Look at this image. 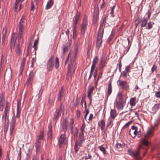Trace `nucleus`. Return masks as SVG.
Returning <instances> with one entry per match:
<instances>
[{
    "label": "nucleus",
    "mask_w": 160,
    "mask_h": 160,
    "mask_svg": "<svg viewBox=\"0 0 160 160\" xmlns=\"http://www.w3.org/2000/svg\"><path fill=\"white\" fill-rule=\"evenodd\" d=\"M43 132L41 131L40 134L36 138L35 146L37 153L39 152L40 151L41 140L43 139Z\"/></svg>",
    "instance_id": "nucleus-1"
},
{
    "label": "nucleus",
    "mask_w": 160,
    "mask_h": 160,
    "mask_svg": "<svg viewBox=\"0 0 160 160\" xmlns=\"http://www.w3.org/2000/svg\"><path fill=\"white\" fill-rule=\"evenodd\" d=\"M152 135V133L151 130H149L147 132V135L144 136V138L142 139L141 141V143L139 144L138 148L137 149L139 150L143 148L142 145L147 146L148 145V142L147 140L148 138L151 136Z\"/></svg>",
    "instance_id": "nucleus-2"
},
{
    "label": "nucleus",
    "mask_w": 160,
    "mask_h": 160,
    "mask_svg": "<svg viewBox=\"0 0 160 160\" xmlns=\"http://www.w3.org/2000/svg\"><path fill=\"white\" fill-rule=\"evenodd\" d=\"M73 62H71L69 64V68L68 70V72L67 74V78L69 79L70 78H71L74 73L76 67L74 66L73 67Z\"/></svg>",
    "instance_id": "nucleus-3"
},
{
    "label": "nucleus",
    "mask_w": 160,
    "mask_h": 160,
    "mask_svg": "<svg viewBox=\"0 0 160 160\" xmlns=\"http://www.w3.org/2000/svg\"><path fill=\"white\" fill-rule=\"evenodd\" d=\"M54 56H51L47 61L46 65V69L48 71H51L54 67Z\"/></svg>",
    "instance_id": "nucleus-4"
},
{
    "label": "nucleus",
    "mask_w": 160,
    "mask_h": 160,
    "mask_svg": "<svg viewBox=\"0 0 160 160\" xmlns=\"http://www.w3.org/2000/svg\"><path fill=\"white\" fill-rule=\"evenodd\" d=\"M88 25V17L86 15H85L81 26V33L84 34Z\"/></svg>",
    "instance_id": "nucleus-5"
},
{
    "label": "nucleus",
    "mask_w": 160,
    "mask_h": 160,
    "mask_svg": "<svg viewBox=\"0 0 160 160\" xmlns=\"http://www.w3.org/2000/svg\"><path fill=\"white\" fill-rule=\"evenodd\" d=\"M25 19V17L23 16H22L19 22V34L20 36V39L22 38V35L23 34V25L24 23V21Z\"/></svg>",
    "instance_id": "nucleus-6"
},
{
    "label": "nucleus",
    "mask_w": 160,
    "mask_h": 160,
    "mask_svg": "<svg viewBox=\"0 0 160 160\" xmlns=\"http://www.w3.org/2000/svg\"><path fill=\"white\" fill-rule=\"evenodd\" d=\"M131 43H130L129 38V37L127 38V40H124L123 42V45L125 48L128 47V48L124 51L123 52V56L126 54L129 50L131 47Z\"/></svg>",
    "instance_id": "nucleus-7"
},
{
    "label": "nucleus",
    "mask_w": 160,
    "mask_h": 160,
    "mask_svg": "<svg viewBox=\"0 0 160 160\" xmlns=\"http://www.w3.org/2000/svg\"><path fill=\"white\" fill-rule=\"evenodd\" d=\"M117 83L118 86L122 87L123 89H126L129 88V85L126 81L119 79L117 81Z\"/></svg>",
    "instance_id": "nucleus-8"
},
{
    "label": "nucleus",
    "mask_w": 160,
    "mask_h": 160,
    "mask_svg": "<svg viewBox=\"0 0 160 160\" xmlns=\"http://www.w3.org/2000/svg\"><path fill=\"white\" fill-rule=\"evenodd\" d=\"M16 123V119L12 117V118L10 126V136L12 135L14 129L15 128V124Z\"/></svg>",
    "instance_id": "nucleus-9"
},
{
    "label": "nucleus",
    "mask_w": 160,
    "mask_h": 160,
    "mask_svg": "<svg viewBox=\"0 0 160 160\" xmlns=\"http://www.w3.org/2000/svg\"><path fill=\"white\" fill-rule=\"evenodd\" d=\"M103 34H98L97 37V40L96 42V48L99 49L101 45L102 42V38Z\"/></svg>",
    "instance_id": "nucleus-10"
},
{
    "label": "nucleus",
    "mask_w": 160,
    "mask_h": 160,
    "mask_svg": "<svg viewBox=\"0 0 160 160\" xmlns=\"http://www.w3.org/2000/svg\"><path fill=\"white\" fill-rule=\"evenodd\" d=\"M65 132L60 136L59 141L58 144L59 148H61L62 144H65L66 142V138L65 136Z\"/></svg>",
    "instance_id": "nucleus-11"
},
{
    "label": "nucleus",
    "mask_w": 160,
    "mask_h": 160,
    "mask_svg": "<svg viewBox=\"0 0 160 160\" xmlns=\"http://www.w3.org/2000/svg\"><path fill=\"white\" fill-rule=\"evenodd\" d=\"M7 32V28L6 27H5L3 28L2 32V46H4L5 45V38L6 36V34Z\"/></svg>",
    "instance_id": "nucleus-12"
},
{
    "label": "nucleus",
    "mask_w": 160,
    "mask_h": 160,
    "mask_svg": "<svg viewBox=\"0 0 160 160\" xmlns=\"http://www.w3.org/2000/svg\"><path fill=\"white\" fill-rule=\"evenodd\" d=\"M139 150L138 149L137 150L134 152L132 149H128V152L129 154L133 157H136L139 154Z\"/></svg>",
    "instance_id": "nucleus-13"
},
{
    "label": "nucleus",
    "mask_w": 160,
    "mask_h": 160,
    "mask_svg": "<svg viewBox=\"0 0 160 160\" xmlns=\"http://www.w3.org/2000/svg\"><path fill=\"white\" fill-rule=\"evenodd\" d=\"M9 110L10 109L9 102H7L4 111V116H5L6 120L7 119V118L8 117V113Z\"/></svg>",
    "instance_id": "nucleus-14"
},
{
    "label": "nucleus",
    "mask_w": 160,
    "mask_h": 160,
    "mask_svg": "<svg viewBox=\"0 0 160 160\" xmlns=\"http://www.w3.org/2000/svg\"><path fill=\"white\" fill-rule=\"evenodd\" d=\"M21 103L20 101H18L17 102V113L16 117L18 118L19 117L20 115L21 109H20Z\"/></svg>",
    "instance_id": "nucleus-15"
},
{
    "label": "nucleus",
    "mask_w": 160,
    "mask_h": 160,
    "mask_svg": "<svg viewBox=\"0 0 160 160\" xmlns=\"http://www.w3.org/2000/svg\"><path fill=\"white\" fill-rule=\"evenodd\" d=\"M117 115L118 113H117L115 109H111L110 112V116L112 119H114Z\"/></svg>",
    "instance_id": "nucleus-16"
},
{
    "label": "nucleus",
    "mask_w": 160,
    "mask_h": 160,
    "mask_svg": "<svg viewBox=\"0 0 160 160\" xmlns=\"http://www.w3.org/2000/svg\"><path fill=\"white\" fill-rule=\"evenodd\" d=\"M68 120L66 118H65L63 122V124L62 125V129L63 130L64 132L66 131L68 128Z\"/></svg>",
    "instance_id": "nucleus-17"
},
{
    "label": "nucleus",
    "mask_w": 160,
    "mask_h": 160,
    "mask_svg": "<svg viewBox=\"0 0 160 160\" xmlns=\"http://www.w3.org/2000/svg\"><path fill=\"white\" fill-rule=\"evenodd\" d=\"M106 64V58L104 55L102 56L100 62V64L102 68H103Z\"/></svg>",
    "instance_id": "nucleus-18"
},
{
    "label": "nucleus",
    "mask_w": 160,
    "mask_h": 160,
    "mask_svg": "<svg viewBox=\"0 0 160 160\" xmlns=\"http://www.w3.org/2000/svg\"><path fill=\"white\" fill-rule=\"evenodd\" d=\"M79 142L80 144L82 143L84 141V132H81L79 134Z\"/></svg>",
    "instance_id": "nucleus-19"
},
{
    "label": "nucleus",
    "mask_w": 160,
    "mask_h": 160,
    "mask_svg": "<svg viewBox=\"0 0 160 160\" xmlns=\"http://www.w3.org/2000/svg\"><path fill=\"white\" fill-rule=\"evenodd\" d=\"M48 130L47 133V135L48 137L51 138L52 135V124L51 122L48 124Z\"/></svg>",
    "instance_id": "nucleus-20"
},
{
    "label": "nucleus",
    "mask_w": 160,
    "mask_h": 160,
    "mask_svg": "<svg viewBox=\"0 0 160 160\" xmlns=\"http://www.w3.org/2000/svg\"><path fill=\"white\" fill-rule=\"evenodd\" d=\"M63 87H62L59 91L58 94V101H59L60 102L62 100V94L63 92Z\"/></svg>",
    "instance_id": "nucleus-21"
},
{
    "label": "nucleus",
    "mask_w": 160,
    "mask_h": 160,
    "mask_svg": "<svg viewBox=\"0 0 160 160\" xmlns=\"http://www.w3.org/2000/svg\"><path fill=\"white\" fill-rule=\"evenodd\" d=\"M105 24H103L102 22L100 25V28L98 32V34H103L104 29V28Z\"/></svg>",
    "instance_id": "nucleus-22"
},
{
    "label": "nucleus",
    "mask_w": 160,
    "mask_h": 160,
    "mask_svg": "<svg viewBox=\"0 0 160 160\" xmlns=\"http://www.w3.org/2000/svg\"><path fill=\"white\" fill-rule=\"evenodd\" d=\"M62 48L63 50V55L61 56V58H63L64 57V54L68 51V46L66 44L63 45Z\"/></svg>",
    "instance_id": "nucleus-23"
},
{
    "label": "nucleus",
    "mask_w": 160,
    "mask_h": 160,
    "mask_svg": "<svg viewBox=\"0 0 160 160\" xmlns=\"http://www.w3.org/2000/svg\"><path fill=\"white\" fill-rule=\"evenodd\" d=\"M82 143L80 144L79 142V141H76L75 142V145L74 147L75 152V153H77L78 151L79 148L78 147V146H82Z\"/></svg>",
    "instance_id": "nucleus-24"
},
{
    "label": "nucleus",
    "mask_w": 160,
    "mask_h": 160,
    "mask_svg": "<svg viewBox=\"0 0 160 160\" xmlns=\"http://www.w3.org/2000/svg\"><path fill=\"white\" fill-rule=\"evenodd\" d=\"M60 111H58L56 110V112L54 113V116L53 117V119L55 121H57L58 118L60 116V114L59 113Z\"/></svg>",
    "instance_id": "nucleus-25"
},
{
    "label": "nucleus",
    "mask_w": 160,
    "mask_h": 160,
    "mask_svg": "<svg viewBox=\"0 0 160 160\" xmlns=\"http://www.w3.org/2000/svg\"><path fill=\"white\" fill-rule=\"evenodd\" d=\"M124 105L123 102H117V108L118 110H122L123 108Z\"/></svg>",
    "instance_id": "nucleus-26"
},
{
    "label": "nucleus",
    "mask_w": 160,
    "mask_h": 160,
    "mask_svg": "<svg viewBox=\"0 0 160 160\" xmlns=\"http://www.w3.org/2000/svg\"><path fill=\"white\" fill-rule=\"evenodd\" d=\"M108 96H109L112 92V86L111 82H110L108 85Z\"/></svg>",
    "instance_id": "nucleus-27"
},
{
    "label": "nucleus",
    "mask_w": 160,
    "mask_h": 160,
    "mask_svg": "<svg viewBox=\"0 0 160 160\" xmlns=\"http://www.w3.org/2000/svg\"><path fill=\"white\" fill-rule=\"evenodd\" d=\"M75 20H74V22L75 24H77L78 23V21L80 19V13L77 12L76 13V15L74 17Z\"/></svg>",
    "instance_id": "nucleus-28"
},
{
    "label": "nucleus",
    "mask_w": 160,
    "mask_h": 160,
    "mask_svg": "<svg viewBox=\"0 0 160 160\" xmlns=\"http://www.w3.org/2000/svg\"><path fill=\"white\" fill-rule=\"evenodd\" d=\"M160 105V104H156L152 107V110L153 112L154 113H156L157 111L159 109Z\"/></svg>",
    "instance_id": "nucleus-29"
},
{
    "label": "nucleus",
    "mask_w": 160,
    "mask_h": 160,
    "mask_svg": "<svg viewBox=\"0 0 160 160\" xmlns=\"http://www.w3.org/2000/svg\"><path fill=\"white\" fill-rule=\"evenodd\" d=\"M53 4V2L52 0H49L46 6V8L48 9L51 8Z\"/></svg>",
    "instance_id": "nucleus-30"
},
{
    "label": "nucleus",
    "mask_w": 160,
    "mask_h": 160,
    "mask_svg": "<svg viewBox=\"0 0 160 160\" xmlns=\"http://www.w3.org/2000/svg\"><path fill=\"white\" fill-rule=\"evenodd\" d=\"M16 39L17 38L15 37L13 35L12 36L11 40V45L13 47L15 46Z\"/></svg>",
    "instance_id": "nucleus-31"
},
{
    "label": "nucleus",
    "mask_w": 160,
    "mask_h": 160,
    "mask_svg": "<svg viewBox=\"0 0 160 160\" xmlns=\"http://www.w3.org/2000/svg\"><path fill=\"white\" fill-rule=\"evenodd\" d=\"M141 27H144L146 26L148 22V18H144L142 21L141 20Z\"/></svg>",
    "instance_id": "nucleus-32"
},
{
    "label": "nucleus",
    "mask_w": 160,
    "mask_h": 160,
    "mask_svg": "<svg viewBox=\"0 0 160 160\" xmlns=\"http://www.w3.org/2000/svg\"><path fill=\"white\" fill-rule=\"evenodd\" d=\"M59 66V62L58 58L57 57L55 58V67L56 69H58Z\"/></svg>",
    "instance_id": "nucleus-33"
},
{
    "label": "nucleus",
    "mask_w": 160,
    "mask_h": 160,
    "mask_svg": "<svg viewBox=\"0 0 160 160\" xmlns=\"http://www.w3.org/2000/svg\"><path fill=\"white\" fill-rule=\"evenodd\" d=\"M136 100V97L132 98L130 100V104L131 106H134L135 105L136 103L135 101Z\"/></svg>",
    "instance_id": "nucleus-34"
},
{
    "label": "nucleus",
    "mask_w": 160,
    "mask_h": 160,
    "mask_svg": "<svg viewBox=\"0 0 160 160\" xmlns=\"http://www.w3.org/2000/svg\"><path fill=\"white\" fill-rule=\"evenodd\" d=\"M154 24V23L152 22H149L148 23V25L146 28V29L149 30L152 27V25Z\"/></svg>",
    "instance_id": "nucleus-35"
},
{
    "label": "nucleus",
    "mask_w": 160,
    "mask_h": 160,
    "mask_svg": "<svg viewBox=\"0 0 160 160\" xmlns=\"http://www.w3.org/2000/svg\"><path fill=\"white\" fill-rule=\"evenodd\" d=\"M74 119L73 118H72L70 119V128L71 131L72 130L73 127H74Z\"/></svg>",
    "instance_id": "nucleus-36"
},
{
    "label": "nucleus",
    "mask_w": 160,
    "mask_h": 160,
    "mask_svg": "<svg viewBox=\"0 0 160 160\" xmlns=\"http://www.w3.org/2000/svg\"><path fill=\"white\" fill-rule=\"evenodd\" d=\"M101 125V129L102 130H103L104 128L105 127V123L104 120H101L100 121Z\"/></svg>",
    "instance_id": "nucleus-37"
},
{
    "label": "nucleus",
    "mask_w": 160,
    "mask_h": 160,
    "mask_svg": "<svg viewBox=\"0 0 160 160\" xmlns=\"http://www.w3.org/2000/svg\"><path fill=\"white\" fill-rule=\"evenodd\" d=\"M93 89L94 88L92 85H89L88 86V93L91 94Z\"/></svg>",
    "instance_id": "nucleus-38"
},
{
    "label": "nucleus",
    "mask_w": 160,
    "mask_h": 160,
    "mask_svg": "<svg viewBox=\"0 0 160 160\" xmlns=\"http://www.w3.org/2000/svg\"><path fill=\"white\" fill-rule=\"evenodd\" d=\"M9 126V122L8 120V117L7 118V119L6 120V119L5 118V123L4 125V127L6 128H8Z\"/></svg>",
    "instance_id": "nucleus-39"
},
{
    "label": "nucleus",
    "mask_w": 160,
    "mask_h": 160,
    "mask_svg": "<svg viewBox=\"0 0 160 160\" xmlns=\"http://www.w3.org/2000/svg\"><path fill=\"white\" fill-rule=\"evenodd\" d=\"M79 46V45L78 44H76L75 45L74 51L75 56H76L77 54L78 53Z\"/></svg>",
    "instance_id": "nucleus-40"
},
{
    "label": "nucleus",
    "mask_w": 160,
    "mask_h": 160,
    "mask_svg": "<svg viewBox=\"0 0 160 160\" xmlns=\"http://www.w3.org/2000/svg\"><path fill=\"white\" fill-rule=\"evenodd\" d=\"M98 56H96L94 58L93 60L92 63L96 65L98 62Z\"/></svg>",
    "instance_id": "nucleus-41"
},
{
    "label": "nucleus",
    "mask_w": 160,
    "mask_h": 160,
    "mask_svg": "<svg viewBox=\"0 0 160 160\" xmlns=\"http://www.w3.org/2000/svg\"><path fill=\"white\" fill-rule=\"evenodd\" d=\"M21 160V149L20 148L19 152L18 154V157H17V160Z\"/></svg>",
    "instance_id": "nucleus-42"
},
{
    "label": "nucleus",
    "mask_w": 160,
    "mask_h": 160,
    "mask_svg": "<svg viewBox=\"0 0 160 160\" xmlns=\"http://www.w3.org/2000/svg\"><path fill=\"white\" fill-rule=\"evenodd\" d=\"M34 73L32 71H31L29 73V76L28 78L30 79L31 80L34 76Z\"/></svg>",
    "instance_id": "nucleus-43"
},
{
    "label": "nucleus",
    "mask_w": 160,
    "mask_h": 160,
    "mask_svg": "<svg viewBox=\"0 0 160 160\" xmlns=\"http://www.w3.org/2000/svg\"><path fill=\"white\" fill-rule=\"evenodd\" d=\"M100 150L104 154H106V151L105 148L103 147L102 145L100 146L99 147Z\"/></svg>",
    "instance_id": "nucleus-44"
},
{
    "label": "nucleus",
    "mask_w": 160,
    "mask_h": 160,
    "mask_svg": "<svg viewBox=\"0 0 160 160\" xmlns=\"http://www.w3.org/2000/svg\"><path fill=\"white\" fill-rule=\"evenodd\" d=\"M21 52V49L20 48V47L19 46V44H18L17 46V48L16 52V54L18 55L19 56Z\"/></svg>",
    "instance_id": "nucleus-45"
},
{
    "label": "nucleus",
    "mask_w": 160,
    "mask_h": 160,
    "mask_svg": "<svg viewBox=\"0 0 160 160\" xmlns=\"http://www.w3.org/2000/svg\"><path fill=\"white\" fill-rule=\"evenodd\" d=\"M42 92L43 90L42 88H41L39 91V93L37 95V97H38V98H39L41 97Z\"/></svg>",
    "instance_id": "nucleus-46"
},
{
    "label": "nucleus",
    "mask_w": 160,
    "mask_h": 160,
    "mask_svg": "<svg viewBox=\"0 0 160 160\" xmlns=\"http://www.w3.org/2000/svg\"><path fill=\"white\" fill-rule=\"evenodd\" d=\"M24 67V65L23 66L22 65H21L20 67V72L19 73V75H22V72L23 70Z\"/></svg>",
    "instance_id": "nucleus-47"
},
{
    "label": "nucleus",
    "mask_w": 160,
    "mask_h": 160,
    "mask_svg": "<svg viewBox=\"0 0 160 160\" xmlns=\"http://www.w3.org/2000/svg\"><path fill=\"white\" fill-rule=\"evenodd\" d=\"M31 79L28 78L25 84V86H27L28 87L31 83Z\"/></svg>",
    "instance_id": "nucleus-48"
},
{
    "label": "nucleus",
    "mask_w": 160,
    "mask_h": 160,
    "mask_svg": "<svg viewBox=\"0 0 160 160\" xmlns=\"http://www.w3.org/2000/svg\"><path fill=\"white\" fill-rule=\"evenodd\" d=\"M115 5L113 6L111 8V10L110 12V13L111 14V16L112 17H114V15H113V11L114 10L115 8Z\"/></svg>",
    "instance_id": "nucleus-49"
},
{
    "label": "nucleus",
    "mask_w": 160,
    "mask_h": 160,
    "mask_svg": "<svg viewBox=\"0 0 160 160\" xmlns=\"http://www.w3.org/2000/svg\"><path fill=\"white\" fill-rule=\"evenodd\" d=\"M137 130H135L134 131H133V132H132V133H133V134H132V138L135 137L137 135L138 132H137Z\"/></svg>",
    "instance_id": "nucleus-50"
},
{
    "label": "nucleus",
    "mask_w": 160,
    "mask_h": 160,
    "mask_svg": "<svg viewBox=\"0 0 160 160\" xmlns=\"http://www.w3.org/2000/svg\"><path fill=\"white\" fill-rule=\"evenodd\" d=\"M19 3L15 2L14 6V11L16 12L18 7Z\"/></svg>",
    "instance_id": "nucleus-51"
},
{
    "label": "nucleus",
    "mask_w": 160,
    "mask_h": 160,
    "mask_svg": "<svg viewBox=\"0 0 160 160\" xmlns=\"http://www.w3.org/2000/svg\"><path fill=\"white\" fill-rule=\"evenodd\" d=\"M85 126L84 125V123L82 126V127L80 128L81 132H84V129L85 128Z\"/></svg>",
    "instance_id": "nucleus-52"
},
{
    "label": "nucleus",
    "mask_w": 160,
    "mask_h": 160,
    "mask_svg": "<svg viewBox=\"0 0 160 160\" xmlns=\"http://www.w3.org/2000/svg\"><path fill=\"white\" fill-rule=\"evenodd\" d=\"M88 97L90 100V102L91 103L92 100L91 94L88 93Z\"/></svg>",
    "instance_id": "nucleus-53"
},
{
    "label": "nucleus",
    "mask_w": 160,
    "mask_h": 160,
    "mask_svg": "<svg viewBox=\"0 0 160 160\" xmlns=\"http://www.w3.org/2000/svg\"><path fill=\"white\" fill-rule=\"evenodd\" d=\"M132 122V121H129L128 122L125 124L123 127L124 128L125 127H128L130 125V124Z\"/></svg>",
    "instance_id": "nucleus-54"
},
{
    "label": "nucleus",
    "mask_w": 160,
    "mask_h": 160,
    "mask_svg": "<svg viewBox=\"0 0 160 160\" xmlns=\"http://www.w3.org/2000/svg\"><path fill=\"white\" fill-rule=\"evenodd\" d=\"M113 36H114V34H113V33H112L110 35L109 37V38H108V40L109 41H110L112 40Z\"/></svg>",
    "instance_id": "nucleus-55"
},
{
    "label": "nucleus",
    "mask_w": 160,
    "mask_h": 160,
    "mask_svg": "<svg viewBox=\"0 0 160 160\" xmlns=\"http://www.w3.org/2000/svg\"><path fill=\"white\" fill-rule=\"evenodd\" d=\"M112 120H110L109 121V122H108V123L107 125V127H109V126H111L110 127H112Z\"/></svg>",
    "instance_id": "nucleus-56"
},
{
    "label": "nucleus",
    "mask_w": 160,
    "mask_h": 160,
    "mask_svg": "<svg viewBox=\"0 0 160 160\" xmlns=\"http://www.w3.org/2000/svg\"><path fill=\"white\" fill-rule=\"evenodd\" d=\"M8 128L4 127V135L5 136H6L7 132L8 131Z\"/></svg>",
    "instance_id": "nucleus-57"
},
{
    "label": "nucleus",
    "mask_w": 160,
    "mask_h": 160,
    "mask_svg": "<svg viewBox=\"0 0 160 160\" xmlns=\"http://www.w3.org/2000/svg\"><path fill=\"white\" fill-rule=\"evenodd\" d=\"M27 152L28 153L27 154V156L30 155L31 154L32 152L30 151V149L29 148L28 149Z\"/></svg>",
    "instance_id": "nucleus-58"
},
{
    "label": "nucleus",
    "mask_w": 160,
    "mask_h": 160,
    "mask_svg": "<svg viewBox=\"0 0 160 160\" xmlns=\"http://www.w3.org/2000/svg\"><path fill=\"white\" fill-rule=\"evenodd\" d=\"M155 96L157 98H160V92H156L155 93Z\"/></svg>",
    "instance_id": "nucleus-59"
},
{
    "label": "nucleus",
    "mask_w": 160,
    "mask_h": 160,
    "mask_svg": "<svg viewBox=\"0 0 160 160\" xmlns=\"http://www.w3.org/2000/svg\"><path fill=\"white\" fill-rule=\"evenodd\" d=\"M34 4L32 2L31 3V8L30 10H34Z\"/></svg>",
    "instance_id": "nucleus-60"
},
{
    "label": "nucleus",
    "mask_w": 160,
    "mask_h": 160,
    "mask_svg": "<svg viewBox=\"0 0 160 160\" xmlns=\"http://www.w3.org/2000/svg\"><path fill=\"white\" fill-rule=\"evenodd\" d=\"M116 146L117 147V148H120L122 147L121 144L119 143H117L116 144Z\"/></svg>",
    "instance_id": "nucleus-61"
},
{
    "label": "nucleus",
    "mask_w": 160,
    "mask_h": 160,
    "mask_svg": "<svg viewBox=\"0 0 160 160\" xmlns=\"http://www.w3.org/2000/svg\"><path fill=\"white\" fill-rule=\"evenodd\" d=\"M137 136L138 138L140 137L141 136V132L140 130L138 131L137 132Z\"/></svg>",
    "instance_id": "nucleus-62"
},
{
    "label": "nucleus",
    "mask_w": 160,
    "mask_h": 160,
    "mask_svg": "<svg viewBox=\"0 0 160 160\" xmlns=\"http://www.w3.org/2000/svg\"><path fill=\"white\" fill-rule=\"evenodd\" d=\"M91 157H92L91 155L90 154H88V157L86 156L85 157V160H87L88 159L91 158Z\"/></svg>",
    "instance_id": "nucleus-63"
},
{
    "label": "nucleus",
    "mask_w": 160,
    "mask_h": 160,
    "mask_svg": "<svg viewBox=\"0 0 160 160\" xmlns=\"http://www.w3.org/2000/svg\"><path fill=\"white\" fill-rule=\"evenodd\" d=\"M130 68V67L128 65L127 67H125V70H126V72H128Z\"/></svg>",
    "instance_id": "nucleus-64"
}]
</instances>
